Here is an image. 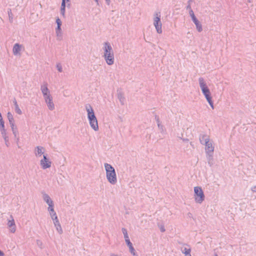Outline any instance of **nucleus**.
Here are the masks:
<instances>
[{"label": "nucleus", "instance_id": "f257e3e1", "mask_svg": "<svg viewBox=\"0 0 256 256\" xmlns=\"http://www.w3.org/2000/svg\"><path fill=\"white\" fill-rule=\"evenodd\" d=\"M85 107L88 113V118L90 127L94 131H98V120L92 106L90 104H86Z\"/></svg>", "mask_w": 256, "mask_h": 256}, {"label": "nucleus", "instance_id": "f03ea898", "mask_svg": "<svg viewBox=\"0 0 256 256\" xmlns=\"http://www.w3.org/2000/svg\"><path fill=\"white\" fill-rule=\"evenodd\" d=\"M198 82L200 84V86L201 88L202 94L204 95L205 98H206L207 102H208L210 107L214 109V102L212 100V97L211 96V94L207 86L206 83L205 82L204 79L203 78L200 77L198 78Z\"/></svg>", "mask_w": 256, "mask_h": 256}, {"label": "nucleus", "instance_id": "7ed1b4c3", "mask_svg": "<svg viewBox=\"0 0 256 256\" xmlns=\"http://www.w3.org/2000/svg\"><path fill=\"white\" fill-rule=\"evenodd\" d=\"M104 166L108 182L112 184H115L117 182V178L114 168L108 163H105Z\"/></svg>", "mask_w": 256, "mask_h": 256}, {"label": "nucleus", "instance_id": "20e7f679", "mask_svg": "<svg viewBox=\"0 0 256 256\" xmlns=\"http://www.w3.org/2000/svg\"><path fill=\"white\" fill-rule=\"evenodd\" d=\"M194 198L196 202L198 204H202L204 200L205 196L201 187H194Z\"/></svg>", "mask_w": 256, "mask_h": 256}, {"label": "nucleus", "instance_id": "39448f33", "mask_svg": "<svg viewBox=\"0 0 256 256\" xmlns=\"http://www.w3.org/2000/svg\"><path fill=\"white\" fill-rule=\"evenodd\" d=\"M154 25L156 28V32L158 34L162 33V24L160 21V12H156L154 14Z\"/></svg>", "mask_w": 256, "mask_h": 256}, {"label": "nucleus", "instance_id": "423d86ee", "mask_svg": "<svg viewBox=\"0 0 256 256\" xmlns=\"http://www.w3.org/2000/svg\"><path fill=\"white\" fill-rule=\"evenodd\" d=\"M52 162L48 158V154H45L43 155V158L40 161V165L44 169L50 168L51 166Z\"/></svg>", "mask_w": 256, "mask_h": 256}, {"label": "nucleus", "instance_id": "0eeeda50", "mask_svg": "<svg viewBox=\"0 0 256 256\" xmlns=\"http://www.w3.org/2000/svg\"><path fill=\"white\" fill-rule=\"evenodd\" d=\"M189 14L192 22L196 26V30L198 32H201L202 30V25L195 16L194 11L192 10H190V12H189Z\"/></svg>", "mask_w": 256, "mask_h": 256}, {"label": "nucleus", "instance_id": "6e6552de", "mask_svg": "<svg viewBox=\"0 0 256 256\" xmlns=\"http://www.w3.org/2000/svg\"><path fill=\"white\" fill-rule=\"evenodd\" d=\"M104 54H109L114 53L113 49L110 44L108 42H105L104 44Z\"/></svg>", "mask_w": 256, "mask_h": 256}, {"label": "nucleus", "instance_id": "1a4fd4ad", "mask_svg": "<svg viewBox=\"0 0 256 256\" xmlns=\"http://www.w3.org/2000/svg\"><path fill=\"white\" fill-rule=\"evenodd\" d=\"M103 57L107 64L111 66L114 64V53L109 54H104Z\"/></svg>", "mask_w": 256, "mask_h": 256}, {"label": "nucleus", "instance_id": "9d476101", "mask_svg": "<svg viewBox=\"0 0 256 256\" xmlns=\"http://www.w3.org/2000/svg\"><path fill=\"white\" fill-rule=\"evenodd\" d=\"M40 90L44 96V98H46L48 96H50V92L48 88V84L46 83L45 84L42 85Z\"/></svg>", "mask_w": 256, "mask_h": 256}, {"label": "nucleus", "instance_id": "9b49d317", "mask_svg": "<svg viewBox=\"0 0 256 256\" xmlns=\"http://www.w3.org/2000/svg\"><path fill=\"white\" fill-rule=\"evenodd\" d=\"M204 145L206 146L205 150L206 154L214 153V146L212 142L210 141L208 142V140H207L206 141V144Z\"/></svg>", "mask_w": 256, "mask_h": 256}, {"label": "nucleus", "instance_id": "f8f14e48", "mask_svg": "<svg viewBox=\"0 0 256 256\" xmlns=\"http://www.w3.org/2000/svg\"><path fill=\"white\" fill-rule=\"evenodd\" d=\"M44 100L48 109L50 110H54V104L52 102V96H48L46 98H44Z\"/></svg>", "mask_w": 256, "mask_h": 256}, {"label": "nucleus", "instance_id": "ddd939ff", "mask_svg": "<svg viewBox=\"0 0 256 256\" xmlns=\"http://www.w3.org/2000/svg\"><path fill=\"white\" fill-rule=\"evenodd\" d=\"M42 197L44 200L48 205V208L54 207L53 201L48 194L46 193L43 194Z\"/></svg>", "mask_w": 256, "mask_h": 256}, {"label": "nucleus", "instance_id": "4468645a", "mask_svg": "<svg viewBox=\"0 0 256 256\" xmlns=\"http://www.w3.org/2000/svg\"><path fill=\"white\" fill-rule=\"evenodd\" d=\"M53 221H54V225L55 227L56 228V229L58 232L60 234H62L63 230L61 227V226L59 222V220H58V216H56V218H54Z\"/></svg>", "mask_w": 256, "mask_h": 256}, {"label": "nucleus", "instance_id": "2eb2a0df", "mask_svg": "<svg viewBox=\"0 0 256 256\" xmlns=\"http://www.w3.org/2000/svg\"><path fill=\"white\" fill-rule=\"evenodd\" d=\"M12 220H9L8 222V226L9 228H10V232L12 233H14L16 232V224L12 215L10 216Z\"/></svg>", "mask_w": 256, "mask_h": 256}, {"label": "nucleus", "instance_id": "dca6fc26", "mask_svg": "<svg viewBox=\"0 0 256 256\" xmlns=\"http://www.w3.org/2000/svg\"><path fill=\"white\" fill-rule=\"evenodd\" d=\"M118 98L120 102L122 105L124 104L126 98L124 96V94L123 92L120 90H117Z\"/></svg>", "mask_w": 256, "mask_h": 256}, {"label": "nucleus", "instance_id": "f3484780", "mask_svg": "<svg viewBox=\"0 0 256 256\" xmlns=\"http://www.w3.org/2000/svg\"><path fill=\"white\" fill-rule=\"evenodd\" d=\"M127 246H128L130 251V253L133 255V256H138V254L136 252L134 248L132 246V243L130 242V240H126V242Z\"/></svg>", "mask_w": 256, "mask_h": 256}, {"label": "nucleus", "instance_id": "a211bd4d", "mask_svg": "<svg viewBox=\"0 0 256 256\" xmlns=\"http://www.w3.org/2000/svg\"><path fill=\"white\" fill-rule=\"evenodd\" d=\"M44 150V147L41 146H37L35 148V154L36 156H40L42 154H44V152L42 150Z\"/></svg>", "mask_w": 256, "mask_h": 256}, {"label": "nucleus", "instance_id": "6ab92c4d", "mask_svg": "<svg viewBox=\"0 0 256 256\" xmlns=\"http://www.w3.org/2000/svg\"><path fill=\"white\" fill-rule=\"evenodd\" d=\"M21 49V45L18 43L15 44L12 49L13 54L14 55H16L19 54Z\"/></svg>", "mask_w": 256, "mask_h": 256}, {"label": "nucleus", "instance_id": "aec40b11", "mask_svg": "<svg viewBox=\"0 0 256 256\" xmlns=\"http://www.w3.org/2000/svg\"><path fill=\"white\" fill-rule=\"evenodd\" d=\"M208 140V142L210 141V138L206 134H200V141L201 144H205L206 141Z\"/></svg>", "mask_w": 256, "mask_h": 256}, {"label": "nucleus", "instance_id": "412c9836", "mask_svg": "<svg viewBox=\"0 0 256 256\" xmlns=\"http://www.w3.org/2000/svg\"><path fill=\"white\" fill-rule=\"evenodd\" d=\"M13 102H14V110H15V112L18 114H22V110H20V108L19 106H18V105L17 103V102L16 100V98H14V100H13Z\"/></svg>", "mask_w": 256, "mask_h": 256}, {"label": "nucleus", "instance_id": "4be33fe9", "mask_svg": "<svg viewBox=\"0 0 256 256\" xmlns=\"http://www.w3.org/2000/svg\"><path fill=\"white\" fill-rule=\"evenodd\" d=\"M208 163L210 166L213 164V153L206 154Z\"/></svg>", "mask_w": 256, "mask_h": 256}, {"label": "nucleus", "instance_id": "5701e85b", "mask_svg": "<svg viewBox=\"0 0 256 256\" xmlns=\"http://www.w3.org/2000/svg\"><path fill=\"white\" fill-rule=\"evenodd\" d=\"M1 134H2V137L4 138V140L6 145L7 146H8V144L10 143L8 142V137L7 136V134H6V132L4 131V132H1Z\"/></svg>", "mask_w": 256, "mask_h": 256}, {"label": "nucleus", "instance_id": "b1692460", "mask_svg": "<svg viewBox=\"0 0 256 256\" xmlns=\"http://www.w3.org/2000/svg\"><path fill=\"white\" fill-rule=\"evenodd\" d=\"M48 210L50 212V216L52 220H54V218H56V216H58L56 212L54 210V207L48 208Z\"/></svg>", "mask_w": 256, "mask_h": 256}, {"label": "nucleus", "instance_id": "393cba45", "mask_svg": "<svg viewBox=\"0 0 256 256\" xmlns=\"http://www.w3.org/2000/svg\"><path fill=\"white\" fill-rule=\"evenodd\" d=\"M182 252L183 254H185V256H192L190 254V248H182Z\"/></svg>", "mask_w": 256, "mask_h": 256}, {"label": "nucleus", "instance_id": "a878e982", "mask_svg": "<svg viewBox=\"0 0 256 256\" xmlns=\"http://www.w3.org/2000/svg\"><path fill=\"white\" fill-rule=\"evenodd\" d=\"M122 233L124 234V238H125L126 242V240H130V239H129L128 236V232H127L126 229L123 228H122Z\"/></svg>", "mask_w": 256, "mask_h": 256}, {"label": "nucleus", "instance_id": "bb28decb", "mask_svg": "<svg viewBox=\"0 0 256 256\" xmlns=\"http://www.w3.org/2000/svg\"><path fill=\"white\" fill-rule=\"evenodd\" d=\"M12 133L15 137V138H16V142L17 143L18 142V140H19V138L18 137H17L18 135V129L16 128H14V129H12Z\"/></svg>", "mask_w": 256, "mask_h": 256}, {"label": "nucleus", "instance_id": "cd10ccee", "mask_svg": "<svg viewBox=\"0 0 256 256\" xmlns=\"http://www.w3.org/2000/svg\"><path fill=\"white\" fill-rule=\"evenodd\" d=\"M8 118V120L9 123L11 122H14V120L12 114L11 112H8L7 114Z\"/></svg>", "mask_w": 256, "mask_h": 256}, {"label": "nucleus", "instance_id": "c85d7f7f", "mask_svg": "<svg viewBox=\"0 0 256 256\" xmlns=\"http://www.w3.org/2000/svg\"><path fill=\"white\" fill-rule=\"evenodd\" d=\"M0 132H4V131H6V130L4 128V122L2 121L0 122Z\"/></svg>", "mask_w": 256, "mask_h": 256}, {"label": "nucleus", "instance_id": "c756f323", "mask_svg": "<svg viewBox=\"0 0 256 256\" xmlns=\"http://www.w3.org/2000/svg\"><path fill=\"white\" fill-rule=\"evenodd\" d=\"M8 15L9 20L10 22H12V12L11 9L9 8L8 10Z\"/></svg>", "mask_w": 256, "mask_h": 256}, {"label": "nucleus", "instance_id": "7c9ffc66", "mask_svg": "<svg viewBox=\"0 0 256 256\" xmlns=\"http://www.w3.org/2000/svg\"><path fill=\"white\" fill-rule=\"evenodd\" d=\"M192 2V0H188V5L186 6V9L187 10H188V12H190V10H192L191 8V2Z\"/></svg>", "mask_w": 256, "mask_h": 256}, {"label": "nucleus", "instance_id": "2f4dec72", "mask_svg": "<svg viewBox=\"0 0 256 256\" xmlns=\"http://www.w3.org/2000/svg\"><path fill=\"white\" fill-rule=\"evenodd\" d=\"M56 66L59 72H62V65H61V64L60 63L57 64Z\"/></svg>", "mask_w": 256, "mask_h": 256}, {"label": "nucleus", "instance_id": "473e14b6", "mask_svg": "<svg viewBox=\"0 0 256 256\" xmlns=\"http://www.w3.org/2000/svg\"><path fill=\"white\" fill-rule=\"evenodd\" d=\"M56 22L57 24V26H62V21L58 17L56 18Z\"/></svg>", "mask_w": 256, "mask_h": 256}, {"label": "nucleus", "instance_id": "72a5a7b5", "mask_svg": "<svg viewBox=\"0 0 256 256\" xmlns=\"http://www.w3.org/2000/svg\"><path fill=\"white\" fill-rule=\"evenodd\" d=\"M66 8H60V14L64 18L65 17Z\"/></svg>", "mask_w": 256, "mask_h": 256}, {"label": "nucleus", "instance_id": "f704fd0d", "mask_svg": "<svg viewBox=\"0 0 256 256\" xmlns=\"http://www.w3.org/2000/svg\"><path fill=\"white\" fill-rule=\"evenodd\" d=\"M62 31L61 26H57L56 28V33H58V32H60Z\"/></svg>", "mask_w": 256, "mask_h": 256}, {"label": "nucleus", "instance_id": "c9c22d12", "mask_svg": "<svg viewBox=\"0 0 256 256\" xmlns=\"http://www.w3.org/2000/svg\"><path fill=\"white\" fill-rule=\"evenodd\" d=\"M155 120H156L157 124L160 122V120L159 116L156 114L155 115Z\"/></svg>", "mask_w": 256, "mask_h": 256}, {"label": "nucleus", "instance_id": "e433bc0d", "mask_svg": "<svg viewBox=\"0 0 256 256\" xmlns=\"http://www.w3.org/2000/svg\"><path fill=\"white\" fill-rule=\"evenodd\" d=\"M10 124L12 130L16 128V127H15V126H14V122H10Z\"/></svg>", "mask_w": 256, "mask_h": 256}, {"label": "nucleus", "instance_id": "4c0bfd02", "mask_svg": "<svg viewBox=\"0 0 256 256\" xmlns=\"http://www.w3.org/2000/svg\"><path fill=\"white\" fill-rule=\"evenodd\" d=\"M160 230L161 232H164L166 231V230H165V228H164V226H162L160 227Z\"/></svg>", "mask_w": 256, "mask_h": 256}, {"label": "nucleus", "instance_id": "58836bf2", "mask_svg": "<svg viewBox=\"0 0 256 256\" xmlns=\"http://www.w3.org/2000/svg\"><path fill=\"white\" fill-rule=\"evenodd\" d=\"M66 4H61L60 8H66Z\"/></svg>", "mask_w": 256, "mask_h": 256}, {"label": "nucleus", "instance_id": "ea45409f", "mask_svg": "<svg viewBox=\"0 0 256 256\" xmlns=\"http://www.w3.org/2000/svg\"><path fill=\"white\" fill-rule=\"evenodd\" d=\"M56 36L58 37L62 36V31L60 32H58V33H56Z\"/></svg>", "mask_w": 256, "mask_h": 256}, {"label": "nucleus", "instance_id": "a19ab883", "mask_svg": "<svg viewBox=\"0 0 256 256\" xmlns=\"http://www.w3.org/2000/svg\"><path fill=\"white\" fill-rule=\"evenodd\" d=\"M158 124V128H159L162 129V128H163V126H162V124H160V123H158V124Z\"/></svg>", "mask_w": 256, "mask_h": 256}, {"label": "nucleus", "instance_id": "79ce46f5", "mask_svg": "<svg viewBox=\"0 0 256 256\" xmlns=\"http://www.w3.org/2000/svg\"><path fill=\"white\" fill-rule=\"evenodd\" d=\"M181 139L184 142H188L189 140L188 138H181Z\"/></svg>", "mask_w": 256, "mask_h": 256}, {"label": "nucleus", "instance_id": "37998d69", "mask_svg": "<svg viewBox=\"0 0 256 256\" xmlns=\"http://www.w3.org/2000/svg\"><path fill=\"white\" fill-rule=\"evenodd\" d=\"M66 2H69L70 0H62V4H66Z\"/></svg>", "mask_w": 256, "mask_h": 256}, {"label": "nucleus", "instance_id": "c03bdc74", "mask_svg": "<svg viewBox=\"0 0 256 256\" xmlns=\"http://www.w3.org/2000/svg\"><path fill=\"white\" fill-rule=\"evenodd\" d=\"M106 2L108 5H110V0H106Z\"/></svg>", "mask_w": 256, "mask_h": 256}, {"label": "nucleus", "instance_id": "a18cd8bd", "mask_svg": "<svg viewBox=\"0 0 256 256\" xmlns=\"http://www.w3.org/2000/svg\"><path fill=\"white\" fill-rule=\"evenodd\" d=\"M4 256V252L0 250V256Z\"/></svg>", "mask_w": 256, "mask_h": 256}, {"label": "nucleus", "instance_id": "49530a36", "mask_svg": "<svg viewBox=\"0 0 256 256\" xmlns=\"http://www.w3.org/2000/svg\"><path fill=\"white\" fill-rule=\"evenodd\" d=\"M110 256H118V255L115 254H111Z\"/></svg>", "mask_w": 256, "mask_h": 256}, {"label": "nucleus", "instance_id": "de8ad7c7", "mask_svg": "<svg viewBox=\"0 0 256 256\" xmlns=\"http://www.w3.org/2000/svg\"><path fill=\"white\" fill-rule=\"evenodd\" d=\"M95 2L97 3V4L98 5H99V3H98V0H94Z\"/></svg>", "mask_w": 256, "mask_h": 256}, {"label": "nucleus", "instance_id": "09e8293b", "mask_svg": "<svg viewBox=\"0 0 256 256\" xmlns=\"http://www.w3.org/2000/svg\"><path fill=\"white\" fill-rule=\"evenodd\" d=\"M70 4H68V5H67V6H68V7H69V6H70Z\"/></svg>", "mask_w": 256, "mask_h": 256}, {"label": "nucleus", "instance_id": "8fccbe9b", "mask_svg": "<svg viewBox=\"0 0 256 256\" xmlns=\"http://www.w3.org/2000/svg\"><path fill=\"white\" fill-rule=\"evenodd\" d=\"M190 145H191V146H193V144H192V142H190Z\"/></svg>", "mask_w": 256, "mask_h": 256}, {"label": "nucleus", "instance_id": "3c124183", "mask_svg": "<svg viewBox=\"0 0 256 256\" xmlns=\"http://www.w3.org/2000/svg\"><path fill=\"white\" fill-rule=\"evenodd\" d=\"M215 256H218L217 254H216Z\"/></svg>", "mask_w": 256, "mask_h": 256}]
</instances>
